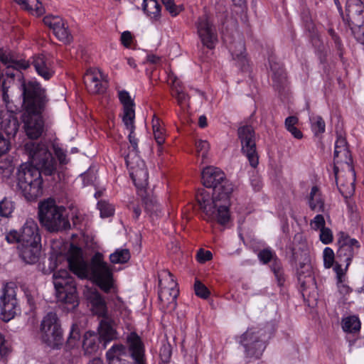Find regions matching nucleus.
<instances>
[{"label": "nucleus", "instance_id": "64", "mask_svg": "<svg viewBox=\"0 0 364 364\" xmlns=\"http://www.w3.org/2000/svg\"><path fill=\"white\" fill-rule=\"evenodd\" d=\"M337 285H338V291L341 294L346 295L350 293V287L348 285L343 284L342 280L337 281Z\"/></svg>", "mask_w": 364, "mask_h": 364}, {"label": "nucleus", "instance_id": "46", "mask_svg": "<svg viewBox=\"0 0 364 364\" xmlns=\"http://www.w3.org/2000/svg\"><path fill=\"white\" fill-rule=\"evenodd\" d=\"M311 129L315 134L323 133L325 132V122L320 116L312 117L311 119Z\"/></svg>", "mask_w": 364, "mask_h": 364}, {"label": "nucleus", "instance_id": "42", "mask_svg": "<svg viewBox=\"0 0 364 364\" xmlns=\"http://www.w3.org/2000/svg\"><path fill=\"white\" fill-rule=\"evenodd\" d=\"M238 137L240 143L250 141V140L256 139L255 132L252 127L250 125H245L240 127L237 130Z\"/></svg>", "mask_w": 364, "mask_h": 364}, {"label": "nucleus", "instance_id": "39", "mask_svg": "<svg viewBox=\"0 0 364 364\" xmlns=\"http://www.w3.org/2000/svg\"><path fill=\"white\" fill-rule=\"evenodd\" d=\"M22 8L28 11H36L38 15L44 12L42 4L38 0H15Z\"/></svg>", "mask_w": 364, "mask_h": 364}, {"label": "nucleus", "instance_id": "62", "mask_svg": "<svg viewBox=\"0 0 364 364\" xmlns=\"http://www.w3.org/2000/svg\"><path fill=\"white\" fill-rule=\"evenodd\" d=\"M343 148H348L347 141L345 137L342 136L341 135H339L338 136L337 139L336 141L334 150Z\"/></svg>", "mask_w": 364, "mask_h": 364}, {"label": "nucleus", "instance_id": "59", "mask_svg": "<svg viewBox=\"0 0 364 364\" xmlns=\"http://www.w3.org/2000/svg\"><path fill=\"white\" fill-rule=\"evenodd\" d=\"M132 36L129 31H124L122 33L121 42L124 46L129 48L132 43Z\"/></svg>", "mask_w": 364, "mask_h": 364}, {"label": "nucleus", "instance_id": "1", "mask_svg": "<svg viewBox=\"0 0 364 364\" xmlns=\"http://www.w3.org/2000/svg\"><path fill=\"white\" fill-rule=\"evenodd\" d=\"M25 149L33 165L23 164L19 166L16 172L17 187L27 200L33 201L43 194L41 173L53 175L57 164L44 144L28 142Z\"/></svg>", "mask_w": 364, "mask_h": 364}, {"label": "nucleus", "instance_id": "56", "mask_svg": "<svg viewBox=\"0 0 364 364\" xmlns=\"http://www.w3.org/2000/svg\"><path fill=\"white\" fill-rule=\"evenodd\" d=\"M63 21V19L58 16H46L43 18V22L46 25L49 26L50 28L54 30L55 27Z\"/></svg>", "mask_w": 364, "mask_h": 364}, {"label": "nucleus", "instance_id": "23", "mask_svg": "<svg viewBox=\"0 0 364 364\" xmlns=\"http://www.w3.org/2000/svg\"><path fill=\"white\" fill-rule=\"evenodd\" d=\"M0 61L7 67V69L13 68L17 72L20 70H26L29 67V63L27 61L16 60L9 50L1 48H0Z\"/></svg>", "mask_w": 364, "mask_h": 364}, {"label": "nucleus", "instance_id": "14", "mask_svg": "<svg viewBox=\"0 0 364 364\" xmlns=\"http://www.w3.org/2000/svg\"><path fill=\"white\" fill-rule=\"evenodd\" d=\"M197 34L202 44L209 49L215 48L218 43L217 31L208 14L199 16L195 23Z\"/></svg>", "mask_w": 364, "mask_h": 364}, {"label": "nucleus", "instance_id": "58", "mask_svg": "<svg viewBox=\"0 0 364 364\" xmlns=\"http://www.w3.org/2000/svg\"><path fill=\"white\" fill-rule=\"evenodd\" d=\"M54 153L55 156H57L60 164H67L68 163V159H67L66 153L65 151L58 147V146H54Z\"/></svg>", "mask_w": 364, "mask_h": 364}, {"label": "nucleus", "instance_id": "16", "mask_svg": "<svg viewBox=\"0 0 364 364\" xmlns=\"http://www.w3.org/2000/svg\"><path fill=\"white\" fill-rule=\"evenodd\" d=\"M296 276L304 296L308 294L309 290L316 289L313 267L306 254H304L303 260L300 261L296 266Z\"/></svg>", "mask_w": 364, "mask_h": 364}, {"label": "nucleus", "instance_id": "24", "mask_svg": "<svg viewBox=\"0 0 364 364\" xmlns=\"http://www.w3.org/2000/svg\"><path fill=\"white\" fill-rule=\"evenodd\" d=\"M100 338L104 341V348H106L107 343L117 338V332L113 328V321L108 317L105 316L100 323Z\"/></svg>", "mask_w": 364, "mask_h": 364}, {"label": "nucleus", "instance_id": "37", "mask_svg": "<svg viewBox=\"0 0 364 364\" xmlns=\"http://www.w3.org/2000/svg\"><path fill=\"white\" fill-rule=\"evenodd\" d=\"M272 71V79L278 85H282L286 81V74L283 68L277 63L269 61Z\"/></svg>", "mask_w": 364, "mask_h": 364}, {"label": "nucleus", "instance_id": "22", "mask_svg": "<svg viewBox=\"0 0 364 364\" xmlns=\"http://www.w3.org/2000/svg\"><path fill=\"white\" fill-rule=\"evenodd\" d=\"M120 102L123 105V123L131 124V119H135L134 102L131 98L129 93L126 90H121L118 92Z\"/></svg>", "mask_w": 364, "mask_h": 364}, {"label": "nucleus", "instance_id": "33", "mask_svg": "<svg viewBox=\"0 0 364 364\" xmlns=\"http://www.w3.org/2000/svg\"><path fill=\"white\" fill-rule=\"evenodd\" d=\"M143 10L151 19L157 21L161 17V6L156 0H143Z\"/></svg>", "mask_w": 364, "mask_h": 364}, {"label": "nucleus", "instance_id": "63", "mask_svg": "<svg viewBox=\"0 0 364 364\" xmlns=\"http://www.w3.org/2000/svg\"><path fill=\"white\" fill-rule=\"evenodd\" d=\"M9 151V142L3 136L0 134V156Z\"/></svg>", "mask_w": 364, "mask_h": 364}, {"label": "nucleus", "instance_id": "18", "mask_svg": "<svg viewBox=\"0 0 364 364\" xmlns=\"http://www.w3.org/2000/svg\"><path fill=\"white\" fill-rule=\"evenodd\" d=\"M83 81L88 91L93 94L104 92L107 85V82H104V75L95 68L87 70Z\"/></svg>", "mask_w": 364, "mask_h": 364}, {"label": "nucleus", "instance_id": "60", "mask_svg": "<svg viewBox=\"0 0 364 364\" xmlns=\"http://www.w3.org/2000/svg\"><path fill=\"white\" fill-rule=\"evenodd\" d=\"M2 99L6 105V109H11L12 106L11 105V102L10 100L9 95V90L8 87H5L4 85L2 87Z\"/></svg>", "mask_w": 364, "mask_h": 364}, {"label": "nucleus", "instance_id": "32", "mask_svg": "<svg viewBox=\"0 0 364 364\" xmlns=\"http://www.w3.org/2000/svg\"><path fill=\"white\" fill-rule=\"evenodd\" d=\"M100 338L93 333L85 334L82 348L86 355H91L97 351L99 348Z\"/></svg>", "mask_w": 364, "mask_h": 364}, {"label": "nucleus", "instance_id": "54", "mask_svg": "<svg viewBox=\"0 0 364 364\" xmlns=\"http://www.w3.org/2000/svg\"><path fill=\"white\" fill-rule=\"evenodd\" d=\"M326 222L322 215H316L311 221L310 225L315 230H321L325 228Z\"/></svg>", "mask_w": 364, "mask_h": 364}, {"label": "nucleus", "instance_id": "35", "mask_svg": "<svg viewBox=\"0 0 364 364\" xmlns=\"http://www.w3.org/2000/svg\"><path fill=\"white\" fill-rule=\"evenodd\" d=\"M152 128L154 139L159 145L158 151L162 152V145L165 141L164 129L161 126L160 120L159 118L154 117L152 120Z\"/></svg>", "mask_w": 364, "mask_h": 364}, {"label": "nucleus", "instance_id": "40", "mask_svg": "<svg viewBox=\"0 0 364 364\" xmlns=\"http://www.w3.org/2000/svg\"><path fill=\"white\" fill-rule=\"evenodd\" d=\"M53 33L60 41L64 43H70L72 40V36L68 30V27L65 26L63 20L54 28Z\"/></svg>", "mask_w": 364, "mask_h": 364}, {"label": "nucleus", "instance_id": "3", "mask_svg": "<svg viewBox=\"0 0 364 364\" xmlns=\"http://www.w3.org/2000/svg\"><path fill=\"white\" fill-rule=\"evenodd\" d=\"M19 89L23 97L22 121L26 135L38 139L44 129L42 114L49 101L46 90L36 81H26L19 73Z\"/></svg>", "mask_w": 364, "mask_h": 364}, {"label": "nucleus", "instance_id": "51", "mask_svg": "<svg viewBox=\"0 0 364 364\" xmlns=\"http://www.w3.org/2000/svg\"><path fill=\"white\" fill-rule=\"evenodd\" d=\"M323 264L326 268H331L335 260V254L333 250L330 247H326L323 252Z\"/></svg>", "mask_w": 364, "mask_h": 364}, {"label": "nucleus", "instance_id": "15", "mask_svg": "<svg viewBox=\"0 0 364 364\" xmlns=\"http://www.w3.org/2000/svg\"><path fill=\"white\" fill-rule=\"evenodd\" d=\"M124 159L127 166L129 168L132 179L136 187L142 191L147 186L149 178L144 161L136 154L132 157V154H128Z\"/></svg>", "mask_w": 364, "mask_h": 364}, {"label": "nucleus", "instance_id": "2", "mask_svg": "<svg viewBox=\"0 0 364 364\" xmlns=\"http://www.w3.org/2000/svg\"><path fill=\"white\" fill-rule=\"evenodd\" d=\"M203 186L213 188V194L203 190L196 199L207 217L208 220H216L221 225L226 224L230 219V197L233 186L218 168L208 166L201 173Z\"/></svg>", "mask_w": 364, "mask_h": 364}, {"label": "nucleus", "instance_id": "45", "mask_svg": "<svg viewBox=\"0 0 364 364\" xmlns=\"http://www.w3.org/2000/svg\"><path fill=\"white\" fill-rule=\"evenodd\" d=\"M80 338L79 327L73 324L67 341V346L70 348L75 347Z\"/></svg>", "mask_w": 364, "mask_h": 364}, {"label": "nucleus", "instance_id": "28", "mask_svg": "<svg viewBox=\"0 0 364 364\" xmlns=\"http://www.w3.org/2000/svg\"><path fill=\"white\" fill-rule=\"evenodd\" d=\"M241 151L247 158L250 166L256 168L259 164V156L257 151L256 139L241 144Z\"/></svg>", "mask_w": 364, "mask_h": 364}, {"label": "nucleus", "instance_id": "17", "mask_svg": "<svg viewBox=\"0 0 364 364\" xmlns=\"http://www.w3.org/2000/svg\"><path fill=\"white\" fill-rule=\"evenodd\" d=\"M20 123L16 114L11 110H0V132L8 139L14 138L19 129Z\"/></svg>", "mask_w": 364, "mask_h": 364}, {"label": "nucleus", "instance_id": "47", "mask_svg": "<svg viewBox=\"0 0 364 364\" xmlns=\"http://www.w3.org/2000/svg\"><path fill=\"white\" fill-rule=\"evenodd\" d=\"M97 206L102 218H108L114 214V209L113 205L106 201H99Z\"/></svg>", "mask_w": 364, "mask_h": 364}, {"label": "nucleus", "instance_id": "34", "mask_svg": "<svg viewBox=\"0 0 364 364\" xmlns=\"http://www.w3.org/2000/svg\"><path fill=\"white\" fill-rule=\"evenodd\" d=\"M342 328L345 332L354 333L360 329V322L358 316H349L342 319Z\"/></svg>", "mask_w": 364, "mask_h": 364}, {"label": "nucleus", "instance_id": "57", "mask_svg": "<svg viewBox=\"0 0 364 364\" xmlns=\"http://www.w3.org/2000/svg\"><path fill=\"white\" fill-rule=\"evenodd\" d=\"M6 240L9 243H21L22 245L21 232L16 230H11L6 235Z\"/></svg>", "mask_w": 364, "mask_h": 364}, {"label": "nucleus", "instance_id": "6", "mask_svg": "<svg viewBox=\"0 0 364 364\" xmlns=\"http://www.w3.org/2000/svg\"><path fill=\"white\" fill-rule=\"evenodd\" d=\"M55 295L58 302L66 304L73 310L79 304L75 279L66 269H60L53 274Z\"/></svg>", "mask_w": 364, "mask_h": 364}, {"label": "nucleus", "instance_id": "41", "mask_svg": "<svg viewBox=\"0 0 364 364\" xmlns=\"http://www.w3.org/2000/svg\"><path fill=\"white\" fill-rule=\"evenodd\" d=\"M127 129L129 131L128 139L130 144L133 148L132 152H129V154H132V157L134 156L135 154L138 156V139L135 136L134 129V119H131V124L128 125L126 123H124Z\"/></svg>", "mask_w": 364, "mask_h": 364}, {"label": "nucleus", "instance_id": "8", "mask_svg": "<svg viewBox=\"0 0 364 364\" xmlns=\"http://www.w3.org/2000/svg\"><path fill=\"white\" fill-rule=\"evenodd\" d=\"M159 299L161 308L166 311H173L179 294L177 283L168 270H162L159 274Z\"/></svg>", "mask_w": 364, "mask_h": 364}, {"label": "nucleus", "instance_id": "12", "mask_svg": "<svg viewBox=\"0 0 364 364\" xmlns=\"http://www.w3.org/2000/svg\"><path fill=\"white\" fill-rule=\"evenodd\" d=\"M18 311L16 299V286L14 283H7L1 290L0 296V312L2 319L9 321Z\"/></svg>", "mask_w": 364, "mask_h": 364}, {"label": "nucleus", "instance_id": "5", "mask_svg": "<svg viewBox=\"0 0 364 364\" xmlns=\"http://www.w3.org/2000/svg\"><path fill=\"white\" fill-rule=\"evenodd\" d=\"M38 218L41 226L51 233L70 228L67 209L63 205H58L52 198L38 203Z\"/></svg>", "mask_w": 364, "mask_h": 364}, {"label": "nucleus", "instance_id": "27", "mask_svg": "<svg viewBox=\"0 0 364 364\" xmlns=\"http://www.w3.org/2000/svg\"><path fill=\"white\" fill-rule=\"evenodd\" d=\"M229 49L233 60L237 62V65L242 68H244L247 63L245 55V47L244 42L240 40L232 43L230 45Z\"/></svg>", "mask_w": 364, "mask_h": 364}, {"label": "nucleus", "instance_id": "4", "mask_svg": "<svg viewBox=\"0 0 364 364\" xmlns=\"http://www.w3.org/2000/svg\"><path fill=\"white\" fill-rule=\"evenodd\" d=\"M67 260L70 270L79 278L93 279L106 293L113 287L112 272L102 254L95 253L89 264L83 257L82 249L71 245Z\"/></svg>", "mask_w": 364, "mask_h": 364}, {"label": "nucleus", "instance_id": "9", "mask_svg": "<svg viewBox=\"0 0 364 364\" xmlns=\"http://www.w3.org/2000/svg\"><path fill=\"white\" fill-rule=\"evenodd\" d=\"M42 342L52 349H58L63 345V331L58 316L49 312L42 319L40 325Z\"/></svg>", "mask_w": 364, "mask_h": 364}, {"label": "nucleus", "instance_id": "30", "mask_svg": "<svg viewBox=\"0 0 364 364\" xmlns=\"http://www.w3.org/2000/svg\"><path fill=\"white\" fill-rule=\"evenodd\" d=\"M309 205L312 210L318 212H324V200L316 186H313L309 197Z\"/></svg>", "mask_w": 364, "mask_h": 364}, {"label": "nucleus", "instance_id": "11", "mask_svg": "<svg viewBox=\"0 0 364 364\" xmlns=\"http://www.w3.org/2000/svg\"><path fill=\"white\" fill-rule=\"evenodd\" d=\"M263 331L255 327L247 328L240 336V343L243 346L247 357L259 359L265 348Z\"/></svg>", "mask_w": 364, "mask_h": 364}, {"label": "nucleus", "instance_id": "36", "mask_svg": "<svg viewBox=\"0 0 364 364\" xmlns=\"http://www.w3.org/2000/svg\"><path fill=\"white\" fill-rule=\"evenodd\" d=\"M130 257L131 254L128 249L119 248L109 255V260L112 264H124Z\"/></svg>", "mask_w": 364, "mask_h": 364}, {"label": "nucleus", "instance_id": "10", "mask_svg": "<svg viewBox=\"0 0 364 364\" xmlns=\"http://www.w3.org/2000/svg\"><path fill=\"white\" fill-rule=\"evenodd\" d=\"M333 161H334V166H333V172L336 178V181L337 186L340 193L342 194L343 197L348 198L353 195L355 191L354 186V176L355 173H352V178L349 181L344 183L342 181V179L338 176V165L342 163H345L348 165V166L353 170L350 166V164L352 162V158L348 150V148H343L337 150H334L333 154Z\"/></svg>", "mask_w": 364, "mask_h": 364}, {"label": "nucleus", "instance_id": "7", "mask_svg": "<svg viewBox=\"0 0 364 364\" xmlns=\"http://www.w3.org/2000/svg\"><path fill=\"white\" fill-rule=\"evenodd\" d=\"M340 14L357 41L364 44V4L363 1L347 0L345 14L343 11H340Z\"/></svg>", "mask_w": 364, "mask_h": 364}, {"label": "nucleus", "instance_id": "49", "mask_svg": "<svg viewBox=\"0 0 364 364\" xmlns=\"http://www.w3.org/2000/svg\"><path fill=\"white\" fill-rule=\"evenodd\" d=\"M162 3L166 7V9L169 12L172 16H176L183 10L181 6H177L174 3V0H161Z\"/></svg>", "mask_w": 364, "mask_h": 364}, {"label": "nucleus", "instance_id": "19", "mask_svg": "<svg viewBox=\"0 0 364 364\" xmlns=\"http://www.w3.org/2000/svg\"><path fill=\"white\" fill-rule=\"evenodd\" d=\"M129 350L135 364H146L144 346L141 338L135 332L130 333L127 338Z\"/></svg>", "mask_w": 364, "mask_h": 364}, {"label": "nucleus", "instance_id": "52", "mask_svg": "<svg viewBox=\"0 0 364 364\" xmlns=\"http://www.w3.org/2000/svg\"><path fill=\"white\" fill-rule=\"evenodd\" d=\"M194 291L196 294L203 299H206L210 294L208 288L199 280H196L194 284Z\"/></svg>", "mask_w": 364, "mask_h": 364}, {"label": "nucleus", "instance_id": "44", "mask_svg": "<svg viewBox=\"0 0 364 364\" xmlns=\"http://www.w3.org/2000/svg\"><path fill=\"white\" fill-rule=\"evenodd\" d=\"M14 210V204L11 200L5 198L0 202V215L1 217L9 218Z\"/></svg>", "mask_w": 364, "mask_h": 364}, {"label": "nucleus", "instance_id": "38", "mask_svg": "<svg viewBox=\"0 0 364 364\" xmlns=\"http://www.w3.org/2000/svg\"><path fill=\"white\" fill-rule=\"evenodd\" d=\"M270 268L274 274L278 285L283 286L286 279L280 259H274V262L270 265Z\"/></svg>", "mask_w": 364, "mask_h": 364}, {"label": "nucleus", "instance_id": "50", "mask_svg": "<svg viewBox=\"0 0 364 364\" xmlns=\"http://www.w3.org/2000/svg\"><path fill=\"white\" fill-rule=\"evenodd\" d=\"M259 260L264 264H267L270 261L274 262V259H278L275 253L270 249H264L258 253Z\"/></svg>", "mask_w": 364, "mask_h": 364}, {"label": "nucleus", "instance_id": "21", "mask_svg": "<svg viewBox=\"0 0 364 364\" xmlns=\"http://www.w3.org/2000/svg\"><path fill=\"white\" fill-rule=\"evenodd\" d=\"M32 64L38 75L44 80H48L53 77L54 70L51 61L44 55L40 54L34 56Z\"/></svg>", "mask_w": 364, "mask_h": 364}, {"label": "nucleus", "instance_id": "48", "mask_svg": "<svg viewBox=\"0 0 364 364\" xmlns=\"http://www.w3.org/2000/svg\"><path fill=\"white\" fill-rule=\"evenodd\" d=\"M196 146L197 154L198 156H201L202 161L203 162L207 158L208 152L210 149V144L205 140H198L196 143Z\"/></svg>", "mask_w": 364, "mask_h": 364}, {"label": "nucleus", "instance_id": "61", "mask_svg": "<svg viewBox=\"0 0 364 364\" xmlns=\"http://www.w3.org/2000/svg\"><path fill=\"white\" fill-rule=\"evenodd\" d=\"M343 264H345V263H341L338 259L336 260L333 269L336 273L337 281L342 280V277L345 274L344 270L346 271L345 269H343Z\"/></svg>", "mask_w": 364, "mask_h": 364}, {"label": "nucleus", "instance_id": "43", "mask_svg": "<svg viewBox=\"0 0 364 364\" xmlns=\"http://www.w3.org/2000/svg\"><path fill=\"white\" fill-rule=\"evenodd\" d=\"M142 200L144 204L145 210L150 214H158L160 212V205L154 196H143Z\"/></svg>", "mask_w": 364, "mask_h": 364}, {"label": "nucleus", "instance_id": "55", "mask_svg": "<svg viewBox=\"0 0 364 364\" xmlns=\"http://www.w3.org/2000/svg\"><path fill=\"white\" fill-rule=\"evenodd\" d=\"M197 260L200 263H205L209 260H210L213 257V255L211 252L208 250H204L203 249H200L196 255Z\"/></svg>", "mask_w": 364, "mask_h": 364}, {"label": "nucleus", "instance_id": "20", "mask_svg": "<svg viewBox=\"0 0 364 364\" xmlns=\"http://www.w3.org/2000/svg\"><path fill=\"white\" fill-rule=\"evenodd\" d=\"M21 237L22 244H40L41 237L38 224L34 220L31 218L26 220L21 230Z\"/></svg>", "mask_w": 364, "mask_h": 364}, {"label": "nucleus", "instance_id": "13", "mask_svg": "<svg viewBox=\"0 0 364 364\" xmlns=\"http://www.w3.org/2000/svg\"><path fill=\"white\" fill-rule=\"evenodd\" d=\"M337 244L338 248L336 252V259L341 263H345V269L347 270L352 259L360 247V243L356 239L351 238L346 233L341 232L338 234Z\"/></svg>", "mask_w": 364, "mask_h": 364}, {"label": "nucleus", "instance_id": "25", "mask_svg": "<svg viewBox=\"0 0 364 364\" xmlns=\"http://www.w3.org/2000/svg\"><path fill=\"white\" fill-rule=\"evenodd\" d=\"M40 244L24 243L20 249V256L28 264H34L38 260Z\"/></svg>", "mask_w": 364, "mask_h": 364}, {"label": "nucleus", "instance_id": "31", "mask_svg": "<svg viewBox=\"0 0 364 364\" xmlns=\"http://www.w3.org/2000/svg\"><path fill=\"white\" fill-rule=\"evenodd\" d=\"M126 354V347L122 344L113 345L106 353L109 364L122 363L120 356Z\"/></svg>", "mask_w": 364, "mask_h": 364}, {"label": "nucleus", "instance_id": "26", "mask_svg": "<svg viewBox=\"0 0 364 364\" xmlns=\"http://www.w3.org/2000/svg\"><path fill=\"white\" fill-rule=\"evenodd\" d=\"M169 80L171 81V95L177 100L178 104L181 107H185L188 105L189 97L183 91L181 85V82L173 77V75H169Z\"/></svg>", "mask_w": 364, "mask_h": 364}, {"label": "nucleus", "instance_id": "29", "mask_svg": "<svg viewBox=\"0 0 364 364\" xmlns=\"http://www.w3.org/2000/svg\"><path fill=\"white\" fill-rule=\"evenodd\" d=\"M93 311L100 316L105 317L107 312L106 303L102 296L96 291H91L87 297Z\"/></svg>", "mask_w": 364, "mask_h": 364}, {"label": "nucleus", "instance_id": "53", "mask_svg": "<svg viewBox=\"0 0 364 364\" xmlns=\"http://www.w3.org/2000/svg\"><path fill=\"white\" fill-rule=\"evenodd\" d=\"M320 240L325 245L329 244L333 241V233L328 228H323L320 230Z\"/></svg>", "mask_w": 364, "mask_h": 364}]
</instances>
